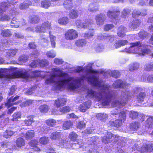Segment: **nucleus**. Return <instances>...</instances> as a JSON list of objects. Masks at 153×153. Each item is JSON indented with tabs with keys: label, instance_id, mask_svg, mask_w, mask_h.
I'll use <instances>...</instances> for the list:
<instances>
[{
	"label": "nucleus",
	"instance_id": "nucleus-3",
	"mask_svg": "<svg viewBox=\"0 0 153 153\" xmlns=\"http://www.w3.org/2000/svg\"><path fill=\"white\" fill-rule=\"evenodd\" d=\"M147 46V45H142L139 42H137L131 43L130 47L125 48L124 51L127 53H137L144 55L150 52L149 49L146 48Z\"/></svg>",
	"mask_w": 153,
	"mask_h": 153
},
{
	"label": "nucleus",
	"instance_id": "nucleus-20",
	"mask_svg": "<svg viewBox=\"0 0 153 153\" xmlns=\"http://www.w3.org/2000/svg\"><path fill=\"white\" fill-rule=\"evenodd\" d=\"M125 104V102H121L119 101L115 100L112 103L111 105L113 107H117V108L119 109L124 106Z\"/></svg>",
	"mask_w": 153,
	"mask_h": 153
},
{
	"label": "nucleus",
	"instance_id": "nucleus-33",
	"mask_svg": "<svg viewBox=\"0 0 153 153\" xmlns=\"http://www.w3.org/2000/svg\"><path fill=\"white\" fill-rule=\"evenodd\" d=\"M86 41L84 39H80L76 42V46L79 47H82L86 44Z\"/></svg>",
	"mask_w": 153,
	"mask_h": 153
},
{
	"label": "nucleus",
	"instance_id": "nucleus-8",
	"mask_svg": "<svg viewBox=\"0 0 153 153\" xmlns=\"http://www.w3.org/2000/svg\"><path fill=\"white\" fill-rule=\"evenodd\" d=\"M76 24L77 27L80 28L88 27L90 25L88 20H85L84 22H82L78 19L76 20Z\"/></svg>",
	"mask_w": 153,
	"mask_h": 153
},
{
	"label": "nucleus",
	"instance_id": "nucleus-52",
	"mask_svg": "<svg viewBox=\"0 0 153 153\" xmlns=\"http://www.w3.org/2000/svg\"><path fill=\"white\" fill-rule=\"evenodd\" d=\"M39 65L41 66H46L48 65V62L46 59H44L41 60L39 59Z\"/></svg>",
	"mask_w": 153,
	"mask_h": 153
},
{
	"label": "nucleus",
	"instance_id": "nucleus-39",
	"mask_svg": "<svg viewBox=\"0 0 153 153\" xmlns=\"http://www.w3.org/2000/svg\"><path fill=\"white\" fill-rule=\"evenodd\" d=\"M39 109L40 111L44 113L47 112L49 109V108L48 105H44L40 106Z\"/></svg>",
	"mask_w": 153,
	"mask_h": 153
},
{
	"label": "nucleus",
	"instance_id": "nucleus-45",
	"mask_svg": "<svg viewBox=\"0 0 153 153\" xmlns=\"http://www.w3.org/2000/svg\"><path fill=\"white\" fill-rule=\"evenodd\" d=\"M49 35L52 47L53 48H54L56 45V43L55 42L56 37L53 35H51L50 32H49Z\"/></svg>",
	"mask_w": 153,
	"mask_h": 153
},
{
	"label": "nucleus",
	"instance_id": "nucleus-62",
	"mask_svg": "<svg viewBox=\"0 0 153 153\" xmlns=\"http://www.w3.org/2000/svg\"><path fill=\"white\" fill-rule=\"evenodd\" d=\"M114 27V25L111 24L105 25L104 27L105 31H108L113 28Z\"/></svg>",
	"mask_w": 153,
	"mask_h": 153
},
{
	"label": "nucleus",
	"instance_id": "nucleus-36",
	"mask_svg": "<svg viewBox=\"0 0 153 153\" xmlns=\"http://www.w3.org/2000/svg\"><path fill=\"white\" fill-rule=\"evenodd\" d=\"M34 132L33 130L28 131L25 135V137L27 139H30L34 137Z\"/></svg>",
	"mask_w": 153,
	"mask_h": 153
},
{
	"label": "nucleus",
	"instance_id": "nucleus-60",
	"mask_svg": "<svg viewBox=\"0 0 153 153\" xmlns=\"http://www.w3.org/2000/svg\"><path fill=\"white\" fill-rule=\"evenodd\" d=\"M42 133H47L50 130V127L47 126H44L41 129Z\"/></svg>",
	"mask_w": 153,
	"mask_h": 153
},
{
	"label": "nucleus",
	"instance_id": "nucleus-63",
	"mask_svg": "<svg viewBox=\"0 0 153 153\" xmlns=\"http://www.w3.org/2000/svg\"><path fill=\"white\" fill-rule=\"evenodd\" d=\"M34 31L37 32H44V29L42 28V25L41 26H37L35 28Z\"/></svg>",
	"mask_w": 153,
	"mask_h": 153
},
{
	"label": "nucleus",
	"instance_id": "nucleus-9",
	"mask_svg": "<svg viewBox=\"0 0 153 153\" xmlns=\"http://www.w3.org/2000/svg\"><path fill=\"white\" fill-rule=\"evenodd\" d=\"M19 96H17L14 98H13V97H11L7 101V102L5 103V105L9 107L13 106L14 105L18 104V102H14L18 100L19 99Z\"/></svg>",
	"mask_w": 153,
	"mask_h": 153
},
{
	"label": "nucleus",
	"instance_id": "nucleus-4",
	"mask_svg": "<svg viewBox=\"0 0 153 153\" xmlns=\"http://www.w3.org/2000/svg\"><path fill=\"white\" fill-rule=\"evenodd\" d=\"M118 140V136L114 135L111 133H108L106 136H105L102 139V142L105 143H110L113 141L114 143Z\"/></svg>",
	"mask_w": 153,
	"mask_h": 153
},
{
	"label": "nucleus",
	"instance_id": "nucleus-12",
	"mask_svg": "<svg viewBox=\"0 0 153 153\" xmlns=\"http://www.w3.org/2000/svg\"><path fill=\"white\" fill-rule=\"evenodd\" d=\"M120 11L119 10H116L113 12L108 11L107 15L111 19H116V17L120 14Z\"/></svg>",
	"mask_w": 153,
	"mask_h": 153
},
{
	"label": "nucleus",
	"instance_id": "nucleus-1",
	"mask_svg": "<svg viewBox=\"0 0 153 153\" xmlns=\"http://www.w3.org/2000/svg\"><path fill=\"white\" fill-rule=\"evenodd\" d=\"M82 71L85 72V75L81 78H74L69 77L67 74L59 68H54L52 70V74L47 79L45 83L50 84L62 78V80L57 82L54 85L55 90H60L62 88L67 87L69 89L74 90L79 87L81 80H86L91 84L99 87L100 90L98 92H95L92 90H88L87 96L91 98H95L97 101H100L104 105H108L111 98L115 96V91L110 89L111 88L109 85H103L102 82L99 80L97 74L91 69V67L85 69L79 67L76 69L77 72Z\"/></svg>",
	"mask_w": 153,
	"mask_h": 153
},
{
	"label": "nucleus",
	"instance_id": "nucleus-21",
	"mask_svg": "<svg viewBox=\"0 0 153 153\" xmlns=\"http://www.w3.org/2000/svg\"><path fill=\"white\" fill-rule=\"evenodd\" d=\"M70 18L74 19L77 18L79 16V12L78 10L73 9L71 10L68 14Z\"/></svg>",
	"mask_w": 153,
	"mask_h": 153
},
{
	"label": "nucleus",
	"instance_id": "nucleus-41",
	"mask_svg": "<svg viewBox=\"0 0 153 153\" xmlns=\"http://www.w3.org/2000/svg\"><path fill=\"white\" fill-rule=\"evenodd\" d=\"M138 114L137 111H131L129 113V117L132 119H135L138 116Z\"/></svg>",
	"mask_w": 153,
	"mask_h": 153
},
{
	"label": "nucleus",
	"instance_id": "nucleus-64",
	"mask_svg": "<svg viewBox=\"0 0 153 153\" xmlns=\"http://www.w3.org/2000/svg\"><path fill=\"white\" fill-rule=\"evenodd\" d=\"M54 63L57 65L62 64L64 62L62 59L58 58H55L54 60Z\"/></svg>",
	"mask_w": 153,
	"mask_h": 153
},
{
	"label": "nucleus",
	"instance_id": "nucleus-25",
	"mask_svg": "<svg viewBox=\"0 0 153 153\" xmlns=\"http://www.w3.org/2000/svg\"><path fill=\"white\" fill-rule=\"evenodd\" d=\"M147 14V11L146 10H143V12H140L137 10H134L132 13V16L133 17H136L139 15H141L143 16H145Z\"/></svg>",
	"mask_w": 153,
	"mask_h": 153
},
{
	"label": "nucleus",
	"instance_id": "nucleus-46",
	"mask_svg": "<svg viewBox=\"0 0 153 153\" xmlns=\"http://www.w3.org/2000/svg\"><path fill=\"white\" fill-rule=\"evenodd\" d=\"M140 22L139 20H136L134 22L132 23L129 27L131 29L136 28L140 25Z\"/></svg>",
	"mask_w": 153,
	"mask_h": 153
},
{
	"label": "nucleus",
	"instance_id": "nucleus-16",
	"mask_svg": "<svg viewBox=\"0 0 153 153\" xmlns=\"http://www.w3.org/2000/svg\"><path fill=\"white\" fill-rule=\"evenodd\" d=\"M99 6L97 3L90 4L88 7V10L91 12H95L98 10Z\"/></svg>",
	"mask_w": 153,
	"mask_h": 153
},
{
	"label": "nucleus",
	"instance_id": "nucleus-57",
	"mask_svg": "<svg viewBox=\"0 0 153 153\" xmlns=\"http://www.w3.org/2000/svg\"><path fill=\"white\" fill-rule=\"evenodd\" d=\"M111 74L113 77L115 78H117L120 75L119 72L118 71L114 70L111 71Z\"/></svg>",
	"mask_w": 153,
	"mask_h": 153
},
{
	"label": "nucleus",
	"instance_id": "nucleus-50",
	"mask_svg": "<svg viewBox=\"0 0 153 153\" xmlns=\"http://www.w3.org/2000/svg\"><path fill=\"white\" fill-rule=\"evenodd\" d=\"M130 10L128 9L125 8L122 12L121 16L123 18H126L130 13Z\"/></svg>",
	"mask_w": 153,
	"mask_h": 153
},
{
	"label": "nucleus",
	"instance_id": "nucleus-53",
	"mask_svg": "<svg viewBox=\"0 0 153 153\" xmlns=\"http://www.w3.org/2000/svg\"><path fill=\"white\" fill-rule=\"evenodd\" d=\"M78 137V135L76 133L74 132H72L69 135V138L71 140L73 141L76 140Z\"/></svg>",
	"mask_w": 153,
	"mask_h": 153
},
{
	"label": "nucleus",
	"instance_id": "nucleus-49",
	"mask_svg": "<svg viewBox=\"0 0 153 153\" xmlns=\"http://www.w3.org/2000/svg\"><path fill=\"white\" fill-rule=\"evenodd\" d=\"M19 22L16 20L15 19H12L10 23V26L11 27H18L19 26Z\"/></svg>",
	"mask_w": 153,
	"mask_h": 153
},
{
	"label": "nucleus",
	"instance_id": "nucleus-27",
	"mask_svg": "<svg viewBox=\"0 0 153 153\" xmlns=\"http://www.w3.org/2000/svg\"><path fill=\"white\" fill-rule=\"evenodd\" d=\"M96 117L97 119L102 121H104L108 118L107 114L104 113L97 114L96 115Z\"/></svg>",
	"mask_w": 153,
	"mask_h": 153
},
{
	"label": "nucleus",
	"instance_id": "nucleus-40",
	"mask_svg": "<svg viewBox=\"0 0 153 153\" xmlns=\"http://www.w3.org/2000/svg\"><path fill=\"white\" fill-rule=\"evenodd\" d=\"M126 117V115L125 111H122L119 114V119L124 122Z\"/></svg>",
	"mask_w": 153,
	"mask_h": 153
},
{
	"label": "nucleus",
	"instance_id": "nucleus-24",
	"mask_svg": "<svg viewBox=\"0 0 153 153\" xmlns=\"http://www.w3.org/2000/svg\"><path fill=\"white\" fill-rule=\"evenodd\" d=\"M124 123L120 119L116 120L115 121H111L110 122V124L112 126H114L117 127H119L122 126L123 123Z\"/></svg>",
	"mask_w": 153,
	"mask_h": 153
},
{
	"label": "nucleus",
	"instance_id": "nucleus-34",
	"mask_svg": "<svg viewBox=\"0 0 153 153\" xmlns=\"http://www.w3.org/2000/svg\"><path fill=\"white\" fill-rule=\"evenodd\" d=\"M1 34L3 36L9 37L12 35V34L11 31L8 29H6L2 30Z\"/></svg>",
	"mask_w": 153,
	"mask_h": 153
},
{
	"label": "nucleus",
	"instance_id": "nucleus-23",
	"mask_svg": "<svg viewBox=\"0 0 153 153\" xmlns=\"http://www.w3.org/2000/svg\"><path fill=\"white\" fill-rule=\"evenodd\" d=\"M58 22L60 25H66L69 22V19L67 17H63L59 19Z\"/></svg>",
	"mask_w": 153,
	"mask_h": 153
},
{
	"label": "nucleus",
	"instance_id": "nucleus-58",
	"mask_svg": "<svg viewBox=\"0 0 153 153\" xmlns=\"http://www.w3.org/2000/svg\"><path fill=\"white\" fill-rule=\"evenodd\" d=\"M31 3L29 2L28 3H23L20 5V8L21 10H24L27 8L29 5H31Z\"/></svg>",
	"mask_w": 153,
	"mask_h": 153
},
{
	"label": "nucleus",
	"instance_id": "nucleus-13",
	"mask_svg": "<svg viewBox=\"0 0 153 153\" xmlns=\"http://www.w3.org/2000/svg\"><path fill=\"white\" fill-rule=\"evenodd\" d=\"M18 51L16 49L7 50L6 52L5 56L9 59L15 56Z\"/></svg>",
	"mask_w": 153,
	"mask_h": 153
},
{
	"label": "nucleus",
	"instance_id": "nucleus-61",
	"mask_svg": "<svg viewBox=\"0 0 153 153\" xmlns=\"http://www.w3.org/2000/svg\"><path fill=\"white\" fill-rule=\"evenodd\" d=\"M17 88V87L16 86H12L10 89V91L8 93V94L9 96H10L13 94L14 93L15 91Z\"/></svg>",
	"mask_w": 153,
	"mask_h": 153
},
{
	"label": "nucleus",
	"instance_id": "nucleus-35",
	"mask_svg": "<svg viewBox=\"0 0 153 153\" xmlns=\"http://www.w3.org/2000/svg\"><path fill=\"white\" fill-rule=\"evenodd\" d=\"M146 94L144 92L140 93L137 96V100L140 102H142L145 97Z\"/></svg>",
	"mask_w": 153,
	"mask_h": 153
},
{
	"label": "nucleus",
	"instance_id": "nucleus-37",
	"mask_svg": "<svg viewBox=\"0 0 153 153\" xmlns=\"http://www.w3.org/2000/svg\"><path fill=\"white\" fill-rule=\"evenodd\" d=\"M145 70L148 71H153V62H150L146 64Z\"/></svg>",
	"mask_w": 153,
	"mask_h": 153
},
{
	"label": "nucleus",
	"instance_id": "nucleus-48",
	"mask_svg": "<svg viewBox=\"0 0 153 153\" xmlns=\"http://www.w3.org/2000/svg\"><path fill=\"white\" fill-rule=\"evenodd\" d=\"M51 5L50 2L48 0H45L42 1L41 3V6L45 8H48Z\"/></svg>",
	"mask_w": 153,
	"mask_h": 153
},
{
	"label": "nucleus",
	"instance_id": "nucleus-22",
	"mask_svg": "<svg viewBox=\"0 0 153 153\" xmlns=\"http://www.w3.org/2000/svg\"><path fill=\"white\" fill-rule=\"evenodd\" d=\"M14 133L15 132L9 128L7 129L3 133V136L6 138H8L12 137L14 134Z\"/></svg>",
	"mask_w": 153,
	"mask_h": 153
},
{
	"label": "nucleus",
	"instance_id": "nucleus-59",
	"mask_svg": "<svg viewBox=\"0 0 153 153\" xmlns=\"http://www.w3.org/2000/svg\"><path fill=\"white\" fill-rule=\"evenodd\" d=\"M148 33L144 31V30H141L139 33V37L141 39H144L146 38L147 36Z\"/></svg>",
	"mask_w": 153,
	"mask_h": 153
},
{
	"label": "nucleus",
	"instance_id": "nucleus-11",
	"mask_svg": "<svg viewBox=\"0 0 153 153\" xmlns=\"http://www.w3.org/2000/svg\"><path fill=\"white\" fill-rule=\"evenodd\" d=\"M132 95V94L130 91H126L124 92H122L120 99L126 101L131 98Z\"/></svg>",
	"mask_w": 153,
	"mask_h": 153
},
{
	"label": "nucleus",
	"instance_id": "nucleus-2",
	"mask_svg": "<svg viewBox=\"0 0 153 153\" xmlns=\"http://www.w3.org/2000/svg\"><path fill=\"white\" fill-rule=\"evenodd\" d=\"M7 69H0V78H4L5 80H9L10 79L14 78H21L28 80L30 77H36L39 76V71H32L31 75H29L27 71L25 69H15L13 70V72L12 75H6L5 73Z\"/></svg>",
	"mask_w": 153,
	"mask_h": 153
},
{
	"label": "nucleus",
	"instance_id": "nucleus-17",
	"mask_svg": "<svg viewBox=\"0 0 153 153\" xmlns=\"http://www.w3.org/2000/svg\"><path fill=\"white\" fill-rule=\"evenodd\" d=\"M64 7L66 9H70L73 7V0H65L63 3Z\"/></svg>",
	"mask_w": 153,
	"mask_h": 153
},
{
	"label": "nucleus",
	"instance_id": "nucleus-30",
	"mask_svg": "<svg viewBox=\"0 0 153 153\" xmlns=\"http://www.w3.org/2000/svg\"><path fill=\"white\" fill-rule=\"evenodd\" d=\"M21 117V113L20 112H16L13 115V118L11 120L13 121H16L18 119H20Z\"/></svg>",
	"mask_w": 153,
	"mask_h": 153
},
{
	"label": "nucleus",
	"instance_id": "nucleus-38",
	"mask_svg": "<svg viewBox=\"0 0 153 153\" xmlns=\"http://www.w3.org/2000/svg\"><path fill=\"white\" fill-rule=\"evenodd\" d=\"M139 67V64L138 63H135L130 64L129 66V70L130 71L136 70Z\"/></svg>",
	"mask_w": 153,
	"mask_h": 153
},
{
	"label": "nucleus",
	"instance_id": "nucleus-15",
	"mask_svg": "<svg viewBox=\"0 0 153 153\" xmlns=\"http://www.w3.org/2000/svg\"><path fill=\"white\" fill-rule=\"evenodd\" d=\"M66 101L67 100L65 98L58 99L55 101L54 105L56 107L59 108L64 105Z\"/></svg>",
	"mask_w": 153,
	"mask_h": 153
},
{
	"label": "nucleus",
	"instance_id": "nucleus-42",
	"mask_svg": "<svg viewBox=\"0 0 153 153\" xmlns=\"http://www.w3.org/2000/svg\"><path fill=\"white\" fill-rule=\"evenodd\" d=\"M51 25V23L48 21L45 22L42 24V26L44 29V32L46 30L50 29Z\"/></svg>",
	"mask_w": 153,
	"mask_h": 153
},
{
	"label": "nucleus",
	"instance_id": "nucleus-28",
	"mask_svg": "<svg viewBox=\"0 0 153 153\" xmlns=\"http://www.w3.org/2000/svg\"><path fill=\"white\" fill-rule=\"evenodd\" d=\"M146 126L147 127H153V117L149 116L146 123Z\"/></svg>",
	"mask_w": 153,
	"mask_h": 153
},
{
	"label": "nucleus",
	"instance_id": "nucleus-54",
	"mask_svg": "<svg viewBox=\"0 0 153 153\" xmlns=\"http://www.w3.org/2000/svg\"><path fill=\"white\" fill-rule=\"evenodd\" d=\"M39 141L41 144H45L48 142L49 141L48 138L46 137H43L40 138Z\"/></svg>",
	"mask_w": 153,
	"mask_h": 153
},
{
	"label": "nucleus",
	"instance_id": "nucleus-51",
	"mask_svg": "<svg viewBox=\"0 0 153 153\" xmlns=\"http://www.w3.org/2000/svg\"><path fill=\"white\" fill-rule=\"evenodd\" d=\"M34 101L32 100H29L23 102L20 105L21 107H24L28 106L33 103Z\"/></svg>",
	"mask_w": 153,
	"mask_h": 153
},
{
	"label": "nucleus",
	"instance_id": "nucleus-56",
	"mask_svg": "<svg viewBox=\"0 0 153 153\" xmlns=\"http://www.w3.org/2000/svg\"><path fill=\"white\" fill-rule=\"evenodd\" d=\"M71 110V108L69 106H66L60 108L59 111L61 112L65 113L69 112Z\"/></svg>",
	"mask_w": 153,
	"mask_h": 153
},
{
	"label": "nucleus",
	"instance_id": "nucleus-5",
	"mask_svg": "<svg viewBox=\"0 0 153 153\" xmlns=\"http://www.w3.org/2000/svg\"><path fill=\"white\" fill-rule=\"evenodd\" d=\"M77 36V32L73 29L68 30L65 33V37L67 40H72L75 39Z\"/></svg>",
	"mask_w": 153,
	"mask_h": 153
},
{
	"label": "nucleus",
	"instance_id": "nucleus-7",
	"mask_svg": "<svg viewBox=\"0 0 153 153\" xmlns=\"http://www.w3.org/2000/svg\"><path fill=\"white\" fill-rule=\"evenodd\" d=\"M106 19V16L104 14L100 13L97 15L95 17V20L97 25H102Z\"/></svg>",
	"mask_w": 153,
	"mask_h": 153
},
{
	"label": "nucleus",
	"instance_id": "nucleus-29",
	"mask_svg": "<svg viewBox=\"0 0 153 153\" xmlns=\"http://www.w3.org/2000/svg\"><path fill=\"white\" fill-rule=\"evenodd\" d=\"M140 123L138 122H134L132 123L130 126L131 129L134 131H136L140 127Z\"/></svg>",
	"mask_w": 153,
	"mask_h": 153
},
{
	"label": "nucleus",
	"instance_id": "nucleus-6",
	"mask_svg": "<svg viewBox=\"0 0 153 153\" xmlns=\"http://www.w3.org/2000/svg\"><path fill=\"white\" fill-rule=\"evenodd\" d=\"M62 136V134L57 131H54L52 132L50 136V138L51 140H57L59 143H65V140L62 139L61 137Z\"/></svg>",
	"mask_w": 153,
	"mask_h": 153
},
{
	"label": "nucleus",
	"instance_id": "nucleus-32",
	"mask_svg": "<svg viewBox=\"0 0 153 153\" xmlns=\"http://www.w3.org/2000/svg\"><path fill=\"white\" fill-rule=\"evenodd\" d=\"M73 125V123L71 121H67L65 122L63 124V128L64 129H69L72 127Z\"/></svg>",
	"mask_w": 153,
	"mask_h": 153
},
{
	"label": "nucleus",
	"instance_id": "nucleus-10",
	"mask_svg": "<svg viewBox=\"0 0 153 153\" xmlns=\"http://www.w3.org/2000/svg\"><path fill=\"white\" fill-rule=\"evenodd\" d=\"M128 85V84H126L125 82H123L120 80H118L114 82L113 85V86L115 88H118L120 87L124 88Z\"/></svg>",
	"mask_w": 153,
	"mask_h": 153
},
{
	"label": "nucleus",
	"instance_id": "nucleus-47",
	"mask_svg": "<svg viewBox=\"0 0 153 153\" xmlns=\"http://www.w3.org/2000/svg\"><path fill=\"white\" fill-rule=\"evenodd\" d=\"M139 151L142 153L148 152L147 144H144L140 149L139 148Z\"/></svg>",
	"mask_w": 153,
	"mask_h": 153
},
{
	"label": "nucleus",
	"instance_id": "nucleus-18",
	"mask_svg": "<svg viewBox=\"0 0 153 153\" xmlns=\"http://www.w3.org/2000/svg\"><path fill=\"white\" fill-rule=\"evenodd\" d=\"M128 43L127 40H119L115 42L114 46L116 48H117L127 44Z\"/></svg>",
	"mask_w": 153,
	"mask_h": 153
},
{
	"label": "nucleus",
	"instance_id": "nucleus-55",
	"mask_svg": "<svg viewBox=\"0 0 153 153\" xmlns=\"http://www.w3.org/2000/svg\"><path fill=\"white\" fill-rule=\"evenodd\" d=\"M47 56L49 58H53L56 56V54L53 51H48L46 53Z\"/></svg>",
	"mask_w": 153,
	"mask_h": 153
},
{
	"label": "nucleus",
	"instance_id": "nucleus-43",
	"mask_svg": "<svg viewBox=\"0 0 153 153\" xmlns=\"http://www.w3.org/2000/svg\"><path fill=\"white\" fill-rule=\"evenodd\" d=\"M28 59V57L27 56L24 55H22L19 58L18 61L20 63H25L27 61Z\"/></svg>",
	"mask_w": 153,
	"mask_h": 153
},
{
	"label": "nucleus",
	"instance_id": "nucleus-44",
	"mask_svg": "<svg viewBox=\"0 0 153 153\" xmlns=\"http://www.w3.org/2000/svg\"><path fill=\"white\" fill-rule=\"evenodd\" d=\"M56 122L55 120L52 119H49L46 121V124L48 125L51 126H53L56 124Z\"/></svg>",
	"mask_w": 153,
	"mask_h": 153
},
{
	"label": "nucleus",
	"instance_id": "nucleus-14",
	"mask_svg": "<svg viewBox=\"0 0 153 153\" xmlns=\"http://www.w3.org/2000/svg\"><path fill=\"white\" fill-rule=\"evenodd\" d=\"M91 105V102L88 101L85 102L81 104L79 107L80 111L82 112H85L86 110L88 109Z\"/></svg>",
	"mask_w": 153,
	"mask_h": 153
},
{
	"label": "nucleus",
	"instance_id": "nucleus-31",
	"mask_svg": "<svg viewBox=\"0 0 153 153\" xmlns=\"http://www.w3.org/2000/svg\"><path fill=\"white\" fill-rule=\"evenodd\" d=\"M16 143L17 147H21L24 145L25 141L23 138L20 137L16 140Z\"/></svg>",
	"mask_w": 153,
	"mask_h": 153
},
{
	"label": "nucleus",
	"instance_id": "nucleus-19",
	"mask_svg": "<svg viewBox=\"0 0 153 153\" xmlns=\"http://www.w3.org/2000/svg\"><path fill=\"white\" fill-rule=\"evenodd\" d=\"M127 29L126 28L123 26H120L118 29V36L121 37H123L126 35L125 33Z\"/></svg>",
	"mask_w": 153,
	"mask_h": 153
},
{
	"label": "nucleus",
	"instance_id": "nucleus-26",
	"mask_svg": "<svg viewBox=\"0 0 153 153\" xmlns=\"http://www.w3.org/2000/svg\"><path fill=\"white\" fill-rule=\"evenodd\" d=\"M34 117L33 116H27V119L24 121L25 124L27 126L30 125L34 122L33 120Z\"/></svg>",
	"mask_w": 153,
	"mask_h": 153
}]
</instances>
